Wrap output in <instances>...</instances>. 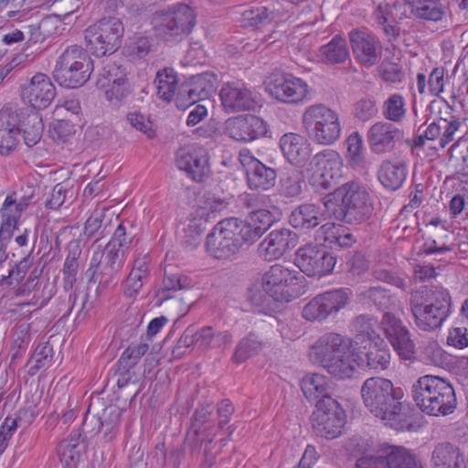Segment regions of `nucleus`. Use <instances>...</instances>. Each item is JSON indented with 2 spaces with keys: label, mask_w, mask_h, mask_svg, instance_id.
<instances>
[{
  "label": "nucleus",
  "mask_w": 468,
  "mask_h": 468,
  "mask_svg": "<svg viewBox=\"0 0 468 468\" xmlns=\"http://www.w3.org/2000/svg\"><path fill=\"white\" fill-rule=\"evenodd\" d=\"M239 159L245 171L250 189L265 191L275 186L276 170L257 159L249 149H241Z\"/></svg>",
  "instance_id": "obj_21"
},
{
  "label": "nucleus",
  "mask_w": 468,
  "mask_h": 468,
  "mask_svg": "<svg viewBox=\"0 0 468 468\" xmlns=\"http://www.w3.org/2000/svg\"><path fill=\"white\" fill-rule=\"evenodd\" d=\"M410 305L416 325L422 331H433L449 316L451 296L441 287H424L411 293Z\"/></svg>",
  "instance_id": "obj_3"
},
{
  "label": "nucleus",
  "mask_w": 468,
  "mask_h": 468,
  "mask_svg": "<svg viewBox=\"0 0 468 468\" xmlns=\"http://www.w3.org/2000/svg\"><path fill=\"white\" fill-rule=\"evenodd\" d=\"M408 176V167L405 162L399 160L386 159L381 162L378 178L381 185L388 190L396 191L399 189Z\"/></svg>",
  "instance_id": "obj_35"
},
{
  "label": "nucleus",
  "mask_w": 468,
  "mask_h": 468,
  "mask_svg": "<svg viewBox=\"0 0 468 468\" xmlns=\"http://www.w3.org/2000/svg\"><path fill=\"white\" fill-rule=\"evenodd\" d=\"M407 112L406 100L400 93H391L382 102L381 113L386 122L400 123L406 119Z\"/></svg>",
  "instance_id": "obj_42"
},
{
  "label": "nucleus",
  "mask_w": 468,
  "mask_h": 468,
  "mask_svg": "<svg viewBox=\"0 0 468 468\" xmlns=\"http://www.w3.org/2000/svg\"><path fill=\"white\" fill-rule=\"evenodd\" d=\"M378 109L376 100L371 97H365L354 104L353 114L361 122H367L378 115Z\"/></svg>",
  "instance_id": "obj_55"
},
{
  "label": "nucleus",
  "mask_w": 468,
  "mask_h": 468,
  "mask_svg": "<svg viewBox=\"0 0 468 468\" xmlns=\"http://www.w3.org/2000/svg\"><path fill=\"white\" fill-rule=\"evenodd\" d=\"M448 355L434 339H425L416 349V360L427 365L441 367L447 361Z\"/></svg>",
  "instance_id": "obj_41"
},
{
  "label": "nucleus",
  "mask_w": 468,
  "mask_h": 468,
  "mask_svg": "<svg viewBox=\"0 0 468 468\" xmlns=\"http://www.w3.org/2000/svg\"><path fill=\"white\" fill-rule=\"evenodd\" d=\"M348 156L353 165H361L365 161V149L362 136L357 133H352L346 140Z\"/></svg>",
  "instance_id": "obj_56"
},
{
  "label": "nucleus",
  "mask_w": 468,
  "mask_h": 468,
  "mask_svg": "<svg viewBox=\"0 0 468 468\" xmlns=\"http://www.w3.org/2000/svg\"><path fill=\"white\" fill-rule=\"evenodd\" d=\"M97 85L105 90L109 101H121L128 93L124 70L115 64L109 63L103 67L97 80Z\"/></svg>",
  "instance_id": "obj_30"
},
{
  "label": "nucleus",
  "mask_w": 468,
  "mask_h": 468,
  "mask_svg": "<svg viewBox=\"0 0 468 468\" xmlns=\"http://www.w3.org/2000/svg\"><path fill=\"white\" fill-rule=\"evenodd\" d=\"M411 398L417 407L431 416H446L457 407L455 390L445 378L426 375L411 386Z\"/></svg>",
  "instance_id": "obj_2"
},
{
  "label": "nucleus",
  "mask_w": 468,
  "mask_h": 468,
  "mask_svg": "<svg viewBox=\"0 0 468 468\" xmlns=\"http://www.w3.org/2000/svg\"><path fill=\"white\" fill-rule=\"evenodd\" d=\"M262 349V342L254 334H249L238 344L233 359L236 363H242L248 358L257 355Z\"/></svg>",
  "instance_id": "obj_49"
},
{
  "label": "nucleus",
  "mask_w": 468,
  "mask_h": 468,
  "mask_svg": "<svg viewBox=\"0 0 468 468\" xmlns=\"http://www.w3.org/2000/svg\"><path fill=\"white\" fill-rule=\"evenodd\" d=\"M80 255V250L76 249L70 250L65 259L62 273L63 286L66 291L71 290L77 282Z\"/></svg>",
  "instance_id": "obj_50"
},
{
  "label": "nucleus",
  "mask_w": 468,
  "mask_h": 468,
  "mask_svg": "<svg viewBox=\"0 0 468 468\" xmlns=\"http://www.w3.org/2000/svg\"><path fill=\"white\" fill-rule=\"evenodd\" d=\"M410 6L413 16L424 21H441L446 12L441 0H411Z\"/></svg>",
  "instance_id": "obj_40"
},
{
  "label": "nucleus",
  "mask_w": 468,
  "mask_h": 468,
  "mask_svg": "<svg viewBox=\"0 0 468 468\" xmlns=\"http://www.w3.org/2000/svg\"><path fill=\"white\" fill-rule=\"evenodd\" d=\"M43 127L42 120L37 113L27 116V125L22 129L24 142L27 147H33L39 142Z\"/></svg>",
  "instance_id": "obj_54"
},
{
  "label": "nucleus",
  "mask_w": 468,
  "mask_h": 468,
  "mask_svg": "<svg viewBox=\"0 0 468 468\" xmlns=\"http://www.w3.org/2000/svg\"><path fill=\"white\" fill-rule=\"evenodd\" d=\"M204 415L197 410L191 422L190 429L186 434V440L195 446H201L205 441Z\"/></svg>",
  "instance_id": "obj_59"
},
{
  "label": "nucleus",
  "mask_w": 468,
  "mask_h": 468,
  "mask_svg": "<svg viewBox=\"0 0 468 468\" xmlns=\"http://www.w3.org/2000/svg\"><path fill=\"white\" fill-rule=\"evenodd\" d=\"M124 259L105 250L94 251L88 271L91 272L90 282H98L101 289H109L117 284L118 273Z\"/></svg>",
  "instance_id": "obj_20"
},
{
  "label": "nucleus",
  "mask_w": 468,
  "mask_h": 468,
  "mask_svg": "<svg viewBox=\"0 0 468 468\" xmlns=\"http://www.w3.org/2000/svg\"><path fill=\"white\" fill-rule=\"evenodd\" d=\"M317 57L322 63L330 66L341 65L350 60L346 39L340 35H335L327 44L319 48Z\"/></svg>",
  "instance_id": "obj_36"
},
{
  "label": "nucleus",
  "mask_w": 468,
  "mask_h": 468,
  "mask_svg": "<svg viewBox=\"0 0 468 468\" xmlns=\"http://www.w3.org/2000/svg\"><path fill=\"white\" fill-rule=\"evenodd\" d=\"M297 244V235L288 229H280L271 231L260 243L258 252L266 261H272L282 258L288 250Z\"/></svg>",
  "instance_id": "obj_26"
},
{
  "label": "nucleus",
  "mask_w": 468,
  "mask_h": 468,
  "mask_svg": "<svg viewBox=\"0 0 468 468\" xmlns=\"http://www.w3.org/2000/svg\"><path fill=\"white\" fill-rule=\"evenodd\" d=\"M147 344H140L135 347H128L120 357L118 364L120 369L122 368H132L133 367L140 358L147 352L148 350Z\"/></svg>",
  "instance_id": "obj_61"
},
{
  "label": "nucleus",
  "mask_w": 468,
  "mask_h": 468,
  "mask_svg": "<svg viewBox=\"0 0 468 468\" xmlns=\"http://www.w3.org/2000/svg\"><path fill=\"white\" fill-rule=\"evenodd\" d=\"M223 108L229 112L254 110L258 105L257 95L244 83H228L219 93Z\"/></svg>",
  "instance_id": "obj_28"
},
{
  "label": "nucleus",
  "mask_w": 468,
  "mask_h": 468,
  "mask_svg": "<svg viewBox=\"0 0 468 468\" xmlns=\"http://www.w3.org/2000/svg\"><path fill=\"white\" fill-rule=\"evenodd\" d=\"M434 468H450L465 463L464 454L460 449L450 442H441L435 446L431 454Z\"/></svg>",
  "instance_id": "obj_38"
},
{
  "label": "nucleus",
  "mask_w": 468,
  "mask_h": 468,
  "mask_svg": "<svg viewBox=\"0 0 468 468\" xmlns=\"http://www.w3.org/2000/svg\"><path fill=\"white\" fill-rule=\"evenodd\" d=\"M301 388L305 398L315 404L320 399H333V388L326 378L320 374L305 376L301 382Z\"/></svg>",
  "instance_id": "obj_37"
},
{
  "label": "nucleus",
  "mask_w": 468,
  "mask_h": 468,
  "mask_svg": "<svg viewBox=\"0 0 468 468\" xmlns=\"http://www.w3.org/2000/svg\"><path fill=\"white\" fill-rule=\"evenodd\" d=\"M403 137V132L393 123L378 121L369 128L367 142L371 151L377 154L390 153Z\"/></svg>",
  "instance_id": "obj_27"
},
{
  "label": "nucleus",
  "mask_w": 468,
  "mask_h": 468,
  "mask_svg": "<svg viewBox=\"0 0 468 468\" xmlns=\"http://www.w3.org/2000/svg\"><path fill=\"white\" fill-rule=\"evenodd\" d=\"M352 292L347 288L329 290L312 298L303 308L302 316L309 322H324L336 315L350 302Z\"/></svg>",
  "instance_id": "obj_13"
},
{
  "label": "nucleus",
  "mask_w": 468,
  "mask_h": 468,
  "mask_svg": "<svg viewBox=\"0 0 468 468\" xmlns=\"http://www.w3.org/2000/svg\"><path fill=\"white\" fill-rule=\"evenodd\" d=\"M156 35L168 41L189 34L196 25L194 10L187 5L176 4L155 12L153 17Z\"/></svg>",
  "instance_id": "obj_10"
},
{
  "label": "nucleus",
  "mask_w": 468,
  "mask_h": 468,
  "mask_svg": "<svg viewBox=\"0 0 468 468\" xmlns=\"http://www.w3.org/2000/svg\"><path fill=\"white\" fill-rule=\"evenodd\" d=\"M352 342L339 334L329 333L321 336L312 347L311 358L339 379L349 378L355 371L353 360L355 350Z\"/></svg>",
  "instance_id": "obj_1"
},
{
  "label": "nucleus",
  "mask_w": 468,
  "mask_h": 468,
  "mask_svg": "<svg viewBox=\"0 0 468 468\" xmlns=\"http://www.w3.org/2000/svg\"><path fill=\"white\" fill-rule=\"evenodd\" d=\"M317 434L328 440L339 437L346 424V413L335 399H320L311 416Z\"/></svg>",
  "instance_id": "obj_15"
},
{
  "label": "nucleus",
  "mask_w": 468,
  "mask_h": 468,
  "mask_svg": "<svg viewBox=\"0 0 468 468\" xmlns=\"http://www.w3.org/2000/svg\"><path fill=\"white\" fill-rule=\"evenodd\" d=\"M363 295L379 310L388 309L391 305L392 297L389 292L383 287H370L363 292Z\"/></svg>",
  "instance_id": "obj_58"
},
{
  "label": "nucleus",
  "mask_w": 468,
  "mask_h": 468,
  "mask_svg": "<svg viewBox=\"0 0 468 468\" xmlns=\"http://www.w3.org/2000/svg\"><path fill=\"white\" fill-rule=\"evenodd\" d=\"M303 183V180L297 171L287 172L280 179V194L284 197H296L302 193Z\"/></svg>",
  "instance_id": "obj_51"
},
{
  "label": "nucleus",
  "mask_w": 468,
  "mask_h": 468,
  "mask_svg": "<svg viewBox=\"0 0 468 468\" xmlns=\"http://www.w3.org/2000/svg\"><path fill=\"white\" fill-rule=\"evenodd\" d=\"M351 325L356 340L367 339L372 342L377 335L376 328L379 327V323L370 314H360L352 321Z\"/></svg>",
  "instance_id": "obj_48"
},
{
  "label": "nucleus",
  "mask_w": 468,
  "mask_h": 468,
  "mask_svg": "<svg viewBox=\"0 0 468 468\" xmlns=\"http://www.w3.org/2000/svg\"><path fill=\"white\" fill-rule=\"evenodd\" d=\"M127 119L133 127L144 133L148 138L151 139L155 135L152 122L144 114L136 112H130Z\"/></svg>",
  "instance_id": "obj_64"
},
{
  "label": "nucleus",
  "mask_w": 468,
  "mask_h": 468,
  "mask_svg": "<svg viewBox=\"0 0 468 468\" xmlns=\"http://www.w3.org/2000/svg\"><path fill=\"white\" fill-rule=\"evenodd\" d=\"M93 70V62L88 52L79 45L69 46L59 56L54 78L59 85L76 89L84 85Z\"/></svg>",
  "instance_id": "obj_7"
},
{
  "label": "nucleus",
  "mask_w": 468,
  "mask_h": 468,
  "mask_svg": "<svg viewBox=\"0 0 468 468\" xmlns=\"http://www.w3.org/2000/svg\"><path fill=\"white\" fill-rule=\"evenodd\" d=\"M120 418L121 410L117 407L110 406L103 411V420L96 416L86 417L82 424L83 430L97 433L103 429L105 440L112 441L118 432Z\"/></svg>",
  "instance_id": "obj_34"
},
{
  "label": "nucleus",
  "mask_w": 468,
  "mask_h": 468,
  "mask_svg": "<svg viewBox=\"0 0 468 468\" xmlns=\"http://www.w3.org/2000/svg\"><path fill=\"white\" fill-rule=\"evenodd\" d=\"M303 124L310 138L321 145H331L341 136L338 113L324 104L307 107L303 114Z\"/></svg>",
  "instance_id": "obj_8"
},
{
  "label": "nucleus",
  "mask_w": 468,
  "mask_h": 468,
  "mask_svg": "<svg viewBox=\"0 0 468 468\" xmlns=\"http://www.w3.org/2000/svg\"><path fill=\"white\" fill-rule=\"evenodd\" d=\"M463 124V119L446 101L439 110V117L431 122L425 130V136L430 141L438 140L441 148H445L455 140L456 135Z\"/></svg>",
  "instance_id": "obj_18"
},
{
  "label": "nucleus",
  "mask_w": 468,
  "mask_h": 468,
  "mask_svg": "<svg viewBox=\"0 0 468 468\" xmlns=\"http://www.w3.org/2000/svg\"><path fill=\"white\" fill-rule=\"evenodd\" d=\"M329 197V209L334 218L348 224H360L371 215L372 203L365 186L356 181L347 182Z\"/></svg>",
  "instance_id": "obj_4"
},
{
  "label": "nucleus",
  "mask_w": 468,
  "mask_h": 468,
  "mask_svg": "<svg viewBox=\"0 0 468 468\" xmlns=\"http://www.w3.org/2000/svg\"><path fill=\"white\" fill-rule=\"evenodd\" d=\"M253 243L245 221L232 217L218 221L207 235V252L214 259L227 260L243 246Z\"/></svg>",
  "instance_id": "obj_5"
},
{
  "label": "nucleus",
  "mask_w": 468,
  "mask_h": 468,
  "mask_svg": "<svg viewBox=\"0 0 468 468\" xmlns=\"http://www.w3.org/2000/svg\"><path fill=\"white\" fill-rule=\"evenodd\" d=\"M204 230V220L202 217L194 218L190 220L185 230L184 242L186 246L196 249L202 242V233Z\"/></svg>",
  "instance_id": "obj_57"
},
{
  "label": "nucleus",
  "mask_w": 468,
  "mask_h": 468,
  "mask_svg": "<svg viewBox=\"0 0 468 468\" xmlns=\"http://www.w3.org/2000/svg\"><path fill=\"white\" fill-rule=\"evenodd\" d=\"M50 20L48 18H44L38 23L31 24L27 27L28 45H41L46 41L48 37L46 28Z\"/></svg>",
  "instance_id": "obj_62"
},
{
  "label": "nucleus",
  "mask_w": 468,
  "mask_h": 468,
  "mask_svg": "<svg viewBox=\"0 0 468 468\" xmlns=\"http://www.w3.org/2000/svg\"><path fill=\"white\" fill-rule=\"evenodd\" d=\"M334 218L329 209V197L320 203H304L297 207L290 215L289 222L294 229L307 230L314 229L324 221Z\"/></svg>",
  "instance_id": "obj_22"
},
{
  "label": "nucleus",
  "mask_w": 468,
  "mask_h": 468,
  "mask_svg": "<svg viewBox=\"0 0 468 468\" xmlns=\"http://www.w3.org/2000/svg\"><path fill=\"white\" fill-rule=\"evenodd\" d=\"M298 282V271L282 264L272 265L262 276L263 290L281 303H289L294 298L292 287L297 285Z\"/></svg>",
  "instance_id": "obj_17"
},
{
  "label": "nucleus",
  "mask_w": 468,
  "mask_h": 468,
  "mask_svg": "<svg viewBox=\"0 0 468 468\" xmlns=\"http://www.w3.org/2000/svg\"><path fill=\"white\" fill-rule=\"evenodd\" d=\"M378 70L382 80L388 83L401 82L404 77L402 67L388 60L383 61Z\"/></svg>",
  "instance_id": "obj_60"
},
{
  "label": "nucleus",
  "mask_w": 468,
  "mask_h": 468,
  "mask_svg": "<svg viewBox=\"0 0 468 468\" xmlns=\"http://www.w3.org/2000/svg\"><path fill=\"white\" fill-rule=\"evenodd\" d=\"M104 219V209H95L85 222L83 234L90 239L96 237L99 239V233Z\"/></svg>",
  "instance_id": "obj_63"
},
{
  "label": "nucleus",
  "mask_w": 468,
  "mask_h": 468,
  "mask_svg": "<svg viewBox=\"0 0 468 468\" xmlns=\"http://www.w3.org/2000/svg\"><path fill=\"white\" fill-rule=\"evenodd\" d=\"M280 148L289 163L303 166L312 154L311 144L308 140L294 133L283 134L279 142Z\"/></svg>",
  "instance_id": "obj_33"
},
{
  "label": "nucleus",
  "mask_w": 468,
  "mask_h": 468,
  "mask_svg": "<svg viewBox=\"0 0 468 468\" xmlns=\"http://www.w3.org/2000/svg\"><path fill=\"white\" fill-rule=\"evenodd\" d=\"M268 94L278 101L296 104L308 94V85L302 79L290 73H272L265 82Z\"/></svg>",
  "instance_id": "obj_16"
},
{
  "label": "nucleus",
  "mask_w": 468,
  "mask_h": 468,
  "mask_svg": "<svg viewBox=\"0 0 468 468\" xmlns=\"http://www.w3.org/2000/svg\"><path fill=\"white\" fill-rule=\"evenodd\" d=\"M320 231L324 234V241L337 245L340 248H349L355 242L353 234L342 225L324 223L322 224Z\"/></svg>",
  "instance_id": "obj_46"
},
{
  "label": "nucleus",
  "mask_w": 468,
  "mask_h": 468,
  "mask_svg": "<svg viewBox=\"0 0 468 468\" xmlns=\"http://www.w3.org/2000/svg\"><path fill=\"white\" fill-rule=\"evenodd\" d=\"M244 221L256 242L271 227L274 218L271 211L264 208L250 211Z\"/></svg>",
  "instance_id": "obj_44"
},
{
  "label": "nucleus",
  "mask_w": 468,
  "mask_h": 468,
  "mask_svg": "<svg viewBox=\"0 0 468 468\" xmlns=\"http://www.w3.org/2000/svg\"><path fill=\"white\" fill-rule=\"evenodd\" d=\"M131 242L132 238L127 235L126 229L122 223L117 227L103 250L112 254L116 253L120 258L124 259V249H127Z\"/></svg>",
  "instance_id": "obj_53"
},
{
  "label": "nucleus",
  "mask_w": 468,
  "mask_h": 468,
  "mask_svg": "<svg viewBox=\"0 0 468 468\" xmlns=\"http://www.w3.org/2000/svg\"><path fill=\"white\" fill-rule=\"evenodd\" d=\"M349 40L355 58L362 66H374L382 54V45L378 38L365 30L353 29L349 32Z\"/></svg>",
  "instance_id": "obj_23"
},
{
  "label": "nucleus",
  "mask_w": 468,
  "mask_h": 468,
  "mask_svg": "<svg viewBox=\"0 0 468 468\" xmlns=\"http://www.w3.org/2000/svg\"><path fill=\"white\" fill-rule=\"evenodd\" d=\"M378 342H369L368 346L353 354V360L360 367H367L375 371L388 368L390 363V352L384 340L378 337Z\"/></svg>",
  "instance_id": "obj_31"
},
{
  "label": "nucleus",
  "mask_w": 468,
  "mask_h": 468,
  "mask_svg": "<svg viewBox=\"0 0 468 468\" xmlns=\"http://www.w3.org/2000/svg\"><path fill=\"white\" fill-rule=\"evenodd\" d=\"M295 264L309 277H322L332 273L336 257L316 246L307 245L300 248L295 256Z\"/></svg>",
  "instance_id": "obj_19"
},
{
  "label": "nucleus",
  "mask_w": 468,
  "mask_h": 468,
  "mask_svg": "<svg viewBox=\"0 0 468 468\" xmlns=\"http://www.w3.org/2000/svg\"><path fill=\"white\" fill-rule=\"evenodd\" d=\"M272 12L265 6H258L243 13V23L247 27L260 28L271 23Z\"/></svg>",
  "instance_id": "obj_52"
},
{
  "label": "nucleus",
  "mask_w": 468,
  "mask_h": 468,
  "mask_svg": "<svg viewBox=\"0 0 468 468\" xmlns=\"http://www.w3.org/2000/svg\"><path fill=\"white\" fill-rule=\"evenodd\" d=\"M154 81L158 97L165 101H170L174 98L178 85L174 69H165L158 71Z\"/></svg>",
  "instance_id": "obj_47"
},
{
  "label": "nucleus",
  "mask_w": 468,
  "mask_h": 468,
  "mask_svg": "<svg viewBox=\"0 0 468 468\" xmlns=\"http://www.w3.org/2000/svg\"><path fill=\"white\" fill-rule=\"evenodd\" d=\"M356 468H423L421 460L402 446L388 445L375 453L364 452L356 459Z\"/></svg>",
  "instance_id": "obj_12"
},
{
  "label": "nucleus",
  "mask_w": 468,
  "mask_h": 468,
  "mask_svg": "<svg viewBox=\"0 0 468 468\" xmlns=\"http://www.w3.org/2000/svg\"><path fill=\"white\" fill-rule=\"evenodd\" d=\"M124 27L120 18L102 17L88 27L84 38L88 49L96 57L114 53L122 45Z\"/></svg>",
  "instance_id": "obj_9"
},
{
  "label": "nucleus",
  "mask_w": 468,
  "mask_h": 468,
  "mask_svg": "<svg viewBox=\"0 0 468 468\" xmlns=\"http://www.w3.org/2000/svg\"><path fill=\"white\" fill-rule=\"evenodd\" d=\"M56 88L50 79L43 74H36L29 84L23 89V97L35 109H45L54 100Z\"/></svg>",
  "instance_id": "obj_29"
},
{
  "label": "nucleus",
  "mask_w": 468,
  "mask_h": 468,
  "mask_svg": "<svg viewBox=\"0 0 468 468\" xmlns=\"http://www.w3.org/2000/svg\"><path fill=\"white\" fill-rule=\"evenodd\" d=\"M226 131L232 139L250 143L265 136L268 133V124L256 115L245 114L229 119Z\"/></svg>",
  "instance_id": "obj_24"
},
{
  "label": "nucleus",
  "mask_w": 468,
  "mask_h": 468,
  "mask_svg": "<svg viewBox=\"0 0 468 468\" xmlns=\"http://www.w3.org/2000/svg\"><path fill=\"white\" fill-rule=\"evenodd\" d=\"M343 160L333 149L314 155L309 164V183L316 191L332 188L343 176Z\"/></svg>",
  "instance_id": "obj_11"
},
{
  "label": "nucleus",
  "mask_w": 468,
  "mask_h": 468,
  "mask_svg": "<svg viewBox=\"0 0 468 468\" xmlns=\"http://www.w3.org/2000/svg\"><path fill=\"white\" fill-rule=\"evenodd\" d=\"M204 152L201 144H192L179 148L176 154L177 167L189 174L197 182H203L205 177V166L202 165Z\"/></svg>",
  "instance_id": "obj_32"
},
{
  "label": "nucleus",
  "mask_w": 468,
  "mask_h": 468,
  "mask_svg": "<svg viewBox=\"0 0 468 468\" xmlns=\"http://www.w3.org/2000/svg\"><path fill=\"white\" fill-rule=\"evenodd\" d=\"M360 393L365 407L376 418L388 421L400 420V390L396 389L389 379L369 378L362 384Z\"/></svg>",
  "instance_id": "obj_6"
},
{
  "label": "nucleus",
  "mask_w": 468,
  "mask_h": 468,
  "mask_svg": "<svg viewBox=\"0 0 468 468\" xmlns=\"http://www.w3.org/2000/svg\"><path fill=\"white\" fill-rule=\"evenodd\" d=\"M22 113L9 106L0 110V154H9L14 151L21 137Z\"/></svg>",
  "instance_id": "obj_25"
},
{
  "label": "nucleus",
  "mask_w": 468,
  "mask_h": 468,
  "mask_svg": "<svg viewBox=\"0 0 468 468\" xmlns=\"http://www.w3.org/2000/svg\"><path fill=\"white\" fill-rule=\"evenodd\" d=\"M24 205L16 204V194L8 195L1 207L2 226L0 235L5 231L10 232L17 229L19 219L24 212L22 207Z\"/></svg>",
  "instance_id": "obj_43"
},
{
  "label": "nucleus",
  "mask_w": 468,
  "mask_h": 468,
  "mask_svg": "<svg viewBox=\"0 0 468 468\" xmlns=\"http://www.w3.org/2000/svg\"><path fill=\"white\" fill-rule=\"evenodd\" d=\"M31 324L26 322L16 324L11 331L10 366H16L26 354L31 341Z\"/></svg>",
  "instance_id": "obj_39"
},
{
  "label": "nucleus",
  "mask_w": 468,
  "mask_h": 468,
  "mask_svg": "<svg viewBox=\"0 0 468 468\" xmlns=\"http://www.w3.org/2000/svg\"><path fill=\"white\" fill-rule=\"evenodd\" d=\"M54 359L53 346L49 343L39 344L27 363V372L34 376L41 369L48 368Z\"/></svg>",
  "instance_id": "obj_45"
},
{
  "label": "nucleus",
  "mask_w": 468,
  "mask_h": 468,
  "mask_svg": "<svg viewBox=\"0 0 468 468\" xmlns=\"http://www.w3.org/2000/svg\"><path fill=\"white\" fill-rule=\"evenodd\" d=\"M379 329L400 360L415 362L416 345L400 318L390 312H385L379 322Z\"/></svg>",
  "instance_id": "obj_14"
}]
</instances>
